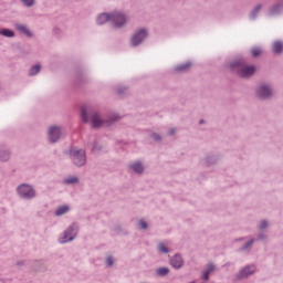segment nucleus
I'll return each instance as SVG.
<instances>
[{
  "label": "nucleus",
  "instance_id": "1",
  "mask_svg": "<svg viewBox=\"0 0 283 283\" xmlns=\"http://www.w3.org/2000/svg\"><path fill=\"white\" fill-rule=\"evenodd\" d=\"M80 117L82 123H92V127L98 129L101 127H109L114 125L117 120H120V116L116 113H109L106 116L102 117L98 114V111L94 108L92 105H83L81 107Z\"/></svg>",
  "mask_w": 283,
  "mask_h": 283
},
{
  "label": "nucleus",
  "instance_id": "2",
  "mask_svg": "<svg viewBox=\"0 0 283 283\" xmlns=\"http://www.w3.org/2000/svg\"><path fill=\"white\" fill-rule=\"evenodd\" d=\"M229 67L240 78H251V76L255 74V66L247 65V61H244V59H240L231 62Z\"/></svg>",
  "mask_w": 283,
  "mask_h": 283
},
{
  "label": "nucleus",
  "instance_id": "3",
  "mask_svg": "<svg viewBox=\"0 0 283 283\" xmlns=\"http://www.w3.org/2000/svg\"><path fill=\"white\" fill-rule=\"evenodd\" d=\"M129 23V15L123 11H111V28L113 30H125Z\"/></svg>",
  "mask_w": 283,
  "mask_h": 283
},
{
  "label": "nucleus",
  "instance_id": "4",
  "mask_svg": "<svg viewBox=\"0 0 283 283\" xmlns=\"http://www.w3.org/2000/svg\"><path fill=\"white\" fill-rule=\"evenodd\" d=\"M254 94L259 101H271L275 96L273 84L262 82L256 85Z\"/></svg>",
  "mask_w": 283,
  "mask_h": 283
},
{
  "label": "nucleus",
  "instance_id": "5",
  "mask_svg": "<svg viewBox=\"0 0 283 283\" xmlns=\"http://www.w3.org/2000/svg\"><path fill=\"white\" fill-rule=\"evenodd\" d=\"M69 156L74 167H85V165H87V155L85 149L71 148L69 150Z\"/></svg>",
  "mask_w": 283,
  "mask_h": 283
},
{
  "label": "nucleus",
  "instance_id": "6",
  "mask_svg": "<svg viewBox=\"0 0 283 283\" xmlns=\"http://www.w3.org/2000/svg\"><path fill=\"white\" fill-rule=\"evenodd\" d=\"M15 192L21 200H34L36 198V190L30 184H21L17 187Z\"/></svg>",
  "mask_w": 283,
  "mask_h": 283
},
{
  "label": "nucleus",
  "instance_id": "7",
  "mask_svg": "<svg viewBox=\"0 0 283 283\" xmlns=\"http://www.w3.org/2000/svg\"><path fill=\"white\" fill-rule=\"evenodd\" d=\"M78 235V224L76 222L67 227V229L59 238L60 244H67V242H74Z\"/></svg>",
  "mask_w": 283,
  "mask_h": 283
},
{
  "label": "nucleus",
  "instance_id": "8",
  "mask_svg": "<svg viewBox=\"0 0 283 283\" xmlns=\"http://www.w3.org/2000/svg\"><path fill=\"white\" fill-rule=\"evenodd\" d=\"M149 36V32L147 29L142 28L136 30L132 35L129 40L130 48H138L139 45H143L145 43V39Z\"/></svg>",
  "mask_w": 283,
  "mask_h": 283
},
{
  "label": "nucleus",
  "instance_id": "9",
  "mask_svg": "<svg viewBox=\"0 0 283 283\" xmlns=\"http://www.w3.org/2000/svg\"><path fill=\"white\" fill-rule=\"evenodd\" d=\"M46 138L50 145H55L63 138V127L61 126H50L46 130Z\"/></svg>",
  "mask_w": 283,
  "mask_h": 283
},
{
  "label": "nucleus",
  "instance_id": "10",
  "mask_svg": "<svg viewBox=\"0 0 283 283\" xmlns=\"http://www.w3.org/2000/svg\"><path fill=\"white\" fill-rule=\"evenodd\" d=\"M255 271H258V265L251 263L245 266H243L234 276V280L237 282H240L242 280H248V277H251V275H254Z\"/></svg>",
  "mask_w": 283,
  "mask_h": 283
},
{
  "label": "nucleus",
  "instance_id": "11",
  "mask_svg": "<svg viewBox=\"0 0 283 283\" xmlns=\"http://www.w3.org/2000/svg\"><path fill=\"white\" fill-rule=\"evenodd\" d=\"M220 163V155L208 154L201 159L202 167H213Z\"/></svg>",
  "mask_w": 283,
  "mask_h": 283
},
{
  "label": "nucleus",
  "instance_id": "12",
  "mask_svg": "<svg viewBox=\"0 0 283 283\" xmlns=\"http://www.w3.org/2000/svg\"><path fill=\"white\" fill-rule=\"evenodd\" d=\"M169 264L178 271L185 266V260L180 253H177L169 259Z\"/></svg>",
  "mask_w": 283,
  "mask_h": 283
},
{
  "label": "nucleus",
  "instance_id": "13",
  "mask_svg": "<svg viewBox=\"0 0 283 283\" xmlns=\"http://www.w3.org/2000/svg\"><path fill=\"white\" fill-rule=\"evenodd\" d=\"M96 25H105L106 23L112 24V11L111 12H102L95 18Z\"/></svg>",
  "mask_w": 283,
  "mask_h": 283
},
{
  "label": "nucleus",
  "instance_id": "14",
  "mask_svg": "<svg viewBox=\"0 0 283 283\" xmlns=\"http://www.w3.org/2000/svg\"><path fill=\"white\" fill-rule=\"evenodd\" d=\"M253 244H255V238H250L245 243H243L239 249H237V253H244L249 255L253 250Z\"/></svg>",
  "mask_w": 283,
  "mask_h": 283
},
{
  "label": "nucleus",
  "instance_id": "15",
  "mask_svg": "<svg viewBox=\"0 0 283 283\" xmlns=\"http://www.w3.org/2000/svg\"><path fill=\"white\" fill-rule=\"evenodd\" d=\"M86 147L90 149V151H92V154H101V151L104 149L103 144H99L96 139H91Z\"/></svg>",
  "mask_w": 283,
  "mask_h": 283
},
{
  "label": "nucleus",
  "instance_id": "16",
  "mask_svg": "<svg viewBox=\"0 0 283 283\" xmlns=\"http://www.w3.org/2000/svg\"><path fill=\"white\" fill-rule=\"evenodd\" d=\"M14 28L20 34L28 36V39H32L34 36V33H32V31L25 24L15 23Z\"/></svg>",
  "mask_w": 283,
  "mask_h": 283
},
{
  "label": "nucleus",
  "instance_id": "17",
  "mask_svg": "<svg viewBox=\"0 0 283 283\" xmlns=\"http://www.w3.org/2000/svg\"><path fill=\"white\" fill-rule=\"evenodd\" d=\"M213 271H216V265L213 263H208L201 273V280L209 282V276Z\"/></svg>",
  "mask_w": 283,
  "mask_h": 283
},
{
  "label": "nucleus",
  "instance_id": "18",
  "mask_svg": "<svg viewBox=\"0 0 283 283\" xmlns=\"http://www.w3.org/2000/svg\"><path fill=\"white\" fill-rule=\"evenodd\" d=\"M282 12H283V3L277 2L270 8L269 17H280V14H282Z\"/></svg>",
  "mask_w": 283,
  "mask_h": 283
},
{
  "label": "nucleus",
  "instance_id": "19",
  "mask_svg": "<svg viewBox=\"0 0 283 283\" xmlns=\"http://www.w3.org/2000/svg\"><path fill=\"white\" fill-rule=\"evenodd\" d=\"M272 52L273 54L280 55L283 52V43L280 40H276L272 43Z\"/></svg>",
  "mask_w": 283,
  "mask_h": 283
},
{
  "label": "nucleus",
  "instance_id": "20",
  "mask_svg": "<svg viewBox=\"0 0 283 283\" xmlns=\"http://www.w3.org/2000/svg\"><path fill=\"white\" fill-rule=\"evenodd\" d=\"M129 168L135 174H143L145 171V167L143 166V163H140V161H135V163L130 164Z\"/></svg>",
  "mask_w": 283,
  "mask_h": 283
},
{
  "label": "nucleus",
  "instance_id": "21",
  "mask_svg": "<svg viewBox=\"0 0 283 283\" xmlns=\"http://www.w3.org/2000/svg\"><path fill=\"white\" fill-rule=\"evenodd\" d=\"M70 212V206H60L55 209L54 211V216L56 218H61V216H65L66 213Z\"/></svg>",
  "mask_w": 283,
  "mask_h": 283
},
{
  "label": "nucleus",
  "instance_id": "22",
  "mask_svg": "<svg viewBox=\"0 0 283 283\" xmlns=\"http://www.w3.org/2000/svg\"><path fill=\"white\" fill-rule=\"evenodd\" d=\"M255 237V242H266L269 240V231H258Z\"/></svg>",
  "mask_w": 283,
  "mask_h": 283
},
{
  "label": "nucleus",
  "instance_id": "23",
  "mask_svg": "<svg viewBox=\"0 0 283 283\" xmlns=\"http://www.w3.org/2000/svg\"><path fill=\"white\" fill-rule=\"evenodd\" d=\"M189 67H191V62H186L184 64H178L176 67H175V72H178L179 74H182L185 72H188L189 71Z\"/></svg>",
  "mask_w": 283,
  "mask_h": 283
},
{
  "label": "nucleus",
  "instance_id": "24",
  "mask_svg": "<svg viewBox=\"0 0 283 283\" xmlns=\"http://www.w3.org/2000/svg\"><path fill=\"white\" fill-rule=\"evenodd\" d=\"M63 185H78L80 180L76 176H67L62 180Z\"/></svg>",
  "mask_w": 283,
  "mask_h": 283
},
{
  "label": "nucleus",
  "instance_id": "25",
  "mask_svg": "<svg viewBox=\"0 0 283 283\" xmlns=\"http://www.w3.org/2000/svg\"><path fill=\"white\" fill-rule=\"evenodd\" d=\"M11 153L9 149H1L0 150V161L8 163L10 160Z\"/></svg>",
  "mask_w": 283,
  "mask_h": 283
},
{
  "label": "nucleus",
  "instance_id": "26",
  "mask_svg": "<svg viewBox=\"0 0 283 283\" xmlns=\"http://www.w3.org/2000/svg\"><path fill=\"white\" fill-rule=\"evenodd\" d=\"M269 220L262 219L258 222L256 224V230L258 231H266L269 229Z\"/></svg>",
  "mask_w": 283,
  "mask_h": 283
},
{
  "label": "nucleus",
  "instance_id": "27",
  "mask_svg": "<svg viewBox=\"0 0 283 283\" xmlns=\"http://www.w3.org/2000/svg\"><path fill=\"white\" fill-rule=\"evenodd\" d=\"M48 269V263L45 261L40 260L34 263V271H45Z\"/></svg>",
  "mask_w": 283,
  "mask_h": 283
},
{
  "label": "nucleus",
  "instance_id": "28",
  "mask_svg": "<svg viewBox=\"0 0 283 283\" xmlns=\"http://www.w3.org/2000/svg\"><path fill=\"white\" fill-rule=\"evenodd\" d=\"M260 10H262V4H258L254 9L250 12L251 21H255L258 19V14H260Z\"/></svg>",
  "mask_w": 283,
  "mask_h": 283
},
{
  "label": "nucleus",
  "instance_id": "29",
  "mask_svg": "<svg viewBox=\"0 0 283 283\" xmlns=\"http://www.w3.org/2000/svg\"><path fill=\"white\" fill-rule=\"evenodd\" d=\"M156 275L158 277H167V275H169V268H158L156 270Z\"/></svg>",
  "mask_w": 283,
  "mask_h": 283
},
{
  "label": "nucleus",
  "instance_id": "30",
  "mask_svg": "<svg viewBox=\"0 0 283 283\" xmlns=\"http://www.w3.org/2000/svg\"><path fill=\"white\" fill-rule=\"evenodd\" d=\"M0 35L6 36L7 39H14V31L10 29H2L0 30Z\"/></svg>",
  "mask_w": 283,
  "mask_h": 283
},
{
  "label": "nucleus",
  "instance_id": "31",
  "mask_svg": "<svg viewBox=\"0 0 283 283\" xmlns=\"http://www.w3.org/2000/svg\"><path fill=\"white\" fill-rule=\"evenodd\" d=\"M39 72H41V65L40 64H35V65L30 67L29 76H36V74H39Z\"/></svg>",
  "mask_w": 283,
  "mask_h": 283
},
{
  "label": "nucleus",
  "instance_id": "32",
  "mask_svg": "<svg viewBox=\"0 0 283 283\" xmlns=\"http://www.w3.org/2000/svg\"><path fill=\"white\" fill-rule=\"evenodd\" d=\"M22 6H24V8H32L35 3L36 0H20Z\"/></svg>",
  "mask_w": 283,
  "mask_h": 283
},
{
  "label": "nucleus",
  "instance_id": "33",
  "mask_svg": "<svg viewBox=\"0 0 283 283\" xmlns=\"http://www.w3.org/2000/svg\"><path fill=\"white\" fill-rule=\"evenodd\" d=\"M138 227H139V229H142L143 231H147V229H148V224H147V221H145V219H140L139 221H138Z\"/></svg>",
  "mask_w": 283,
  "mask_h": 283
},
{
  "label": "nucleus",
  "instance_id": "34",
  "mask_svg": "<svg viewBox=\"0 0 283 283\" xmlns=\"http://www.w3.org/2000/svg\"><path fill=\"white\" fill-rule=\"evenodd\" d=\"M158 252L159 253H169V248H167V245H165V243H159L158 244Z\"/></svg>",
  "mask_w": 283,
  "mask_h": 283
},
{
  "label": "nucleus",
  "instance_id": "35",
  "mask_svg": "<svg viewBox=\"0 0 283 283\" xmlns=\"http://www.w3.org/2000/svg\"><path fill=\"white\" fill-rule=\"evenodd\" d=\"M251 54H252V56L258 57V56H260V54H262V49H260L258 46L252 48Z\"/></svg>",
  "mask_w": 283,
  "mask_h": 283
},
{
  "label": "nucleus",
  "instance_id": "36",
  "mask_svg": "<svg viewBox=\"0 0 283 283\" xmlns=\"http://www.w3.org/2000/svg\"><path fill=\"white\" fill-rule=\"evenodd\" d=\"M150 138L155 140V143H160V140H163V136H160L158 133H151Z\"/></svg>",
  "mask_w": 283,
  "mask_h": 283
},
{
  "label": "nucleus",
  "instance_id": "37",
  "mask_svg": "<svg viewBox=\"0 0 283 283\" xmlns=\"http://www.w3.org/2000/svg\"><path fill=\"white\" fill-rule=\"evenodd\" d=\"M106 266H114V259L112 256L106 258Z\"/></svg>",
  "mask_w": 283,
  "mask_h": 283
},
{
  "label": "nucleus",
  "instance_id": "38",
  "mask_svg": "<svg viewBox=\"0 0 283 283\" xmlns=\"http://www.w3.org/2000/svg\"><path fill=\"white\" fill-rule=\"evenodd\" d=\"M244 240H248V237H241L234 240V242H244Z\"/></svg>",
  "mask_w": 283,
  "mask_h": 283
},
{
  "label": "nucleus",
  "instance_id": "39",
  "mask_svg": "<svg viewBox=\"0 0 283 283\" xmlns=\"http://www.w3.org/2000/svg\"><path fill=\"white\" fill-rule=\"evenodd\" d=\"M125 92H127V87L117 90V93H119V94H125Z\"/></svg>",
  "mask_w": 283,
  "mask_h": 283
},
{
  "label": "nucleus",
  "instance_id": "40",
  "mask_svg": "<svg viewBox=\"0 0 283 283\" xmlns=\"http://www.w3.org/2000/svg\"><path fill=\"white\" fill-rule=\"evenodd\" d=\"M176 134V130L174 129V128H171L170 130H169V136H174Z\"/></svg>",
  "mask_w": 283,
  "mask_h": 283
},
{
  "label": "nucleus",
  "instance_id": "41",
  "mask_svg": "<svg viewBox=\"0 0 283 283\" xmlns=\"http://www.w3.org/2000/svg\"><path fill=\"white\" fill-rule=\"evenodd\" d=\"M199 123H200V125H202V123H205V119L199 120Z\"/></svg>",
  "mask_w": 283,
  "mask_h": 283
},
{
  "label": "nucleus",
  "instance_id": "42",
  "mask_svg": "<svg viewBox=\"0 0 283 283\" xmlns=\"http://www.w3.org/2000/svg\"><path fill=\"white\" fill-rule=\"evenodd\" d=\"M230 264H231V263L228 262V263H226V266H229Z\"/></svg>",
  "mask_w": 283,
  "mask_h": 283
}]
</instances>
